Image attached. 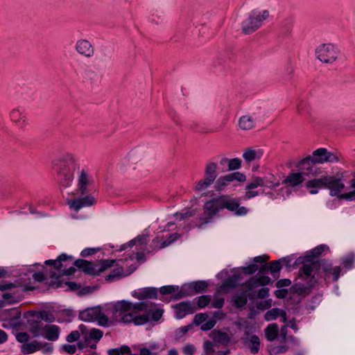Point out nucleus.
<instances>
[{"label":"nucleus","instance_id":"f257e3e1","mask_svg":"<svg viewBox=\"0 0 355 355\" xmlns=\"http://www.w3.org/2000/svg\"><path fill=\"white\" fill-rule=\"evenodd\" d=\"M339 161V155L337 153L327 150L324 148H320L314 150L311 155H309L300 162V165L322 164L325 162H337ZM306 170H310L308 166Z\"/></svg>","mask_w":355,"mask_h":355},{"label":"nucleus","instance_id":"f03ea898","mask_svg":"<svg viewBox=\"0 0 355 355\" xmlns=\"http://www.w3.org/2000/svg\"><path fill=\"white\" fill-rule=\"evenodd\" d=\"M269 17V11L263 10L261 12L253 11L246 21L243 22L242 32L244 35H250L261 26L262 22Z\"/></svg>","mask_w":355,"mask_h":355},{"label":"nucleus","instance_id":"7ed1b4c3","mask_svg":"<svg viewBox=\"0 0 355 355\" xmlns=\"http://www.w3.org/2000/svg\"><path fill=\"white\" fill-rule=\"evenodd\" d=\"M79 318L86 322L97 320L100 325H106L108 323V318L101 313L99 306L88 308L80 311Z\"/></svg>","mask_w":355,"mask_h":355},{"label":"nucleus","instance_id":"20e7f679","mask_svg":"<svg viewBox=\"0 0 355 355\" xmlns=\"http://www.w3.org/2000/svg\"><path fill=\"white\" fill-rule=\"evenodd\" d=\"M318 59L324 63H331L337 58L336 51L331 43L322 44L315 49Z\"/></svg>","mask_w":355,"mask_h":355},{"label":"nucleus","instance_id":"39448f33","mask_svg":"<svg viewBox=\"0 0 355 355\" xmlns=\"http://www.w3.org/2000/svg\"><path fill=\"white\" fill-rule=\"evenodd\" d=\"M219 205L222 209L226 208L235 211L237 215H245L248 213V209L245 207H240L238 200L231 198L227 196H223L219 198Z\"/></svg>","mask_w":355,"mask_h":355},{"label":"nucleus","instance_id":"423d86ee","mask_svg":"<svg viewBox=\"0 0 355 355\" xmlns=\"http://www.w3.org/2000/svg\"><path fill=\"white\" fill-rule=\"evenodd\" d=\"M120 262L122 265H119L118 262L112 260V279L114 277H121L129 275L137 268V266L131 265L128 269L124 270L123 266L124 265H126L125 261L121 260Z\"/></svg>","mask_w":355,"mask_h":355},{"label":"nucleus","instance_id":"0eeeda50","mask_svg":"<svg viewBox=\"0 0 355 355\" xmlns=\"http://www.w3.org/2000/svg\"><path fill=\"white\" fill-rule=\"evenodd\" d=\"M326 180V188L330 190L331 196L338 195L345 188V184L340 178L327 175Z\"/></svg>","mask_w":355,"mask_h":355},{"label":"nucleus","instance_id":"6e6552de","mask_svg":"<svg viewBox=\"0 0 355 355\" xmlns=\"http://www.w3.org/2000/svg\"><path fill=\"white\" fill-rule=\"evenodd\" d=\"M148 305V303L145 302L132 304L130 302L123 301L116 305V309H121L124 311H132L135 313H136L138 311H146Z\"/></svg>","mask_w":355,"mask_h":355},{"label":"nucleus","instance_id":"1a4fd4ad","mask_svg":"<svg viewBox=\"0 0 355 355\" xmlns=\"http://www.w3.org/2000/svg\"><path fill=\"white\" fill-rule=\"evenodd\" d=\"M209 337L213 340L215 345H221L227 346L231 342L232 336L221 330L214 329L209 334Z\"/></svg>","mask_w":355,"mask_h":355},{"label":"nucleus","instance_id":"9d476101","mask_svg":"<svg viewBox=\"0 0 355 355\" xmlns=\"http://www.w3.org/2000/svg\"><path fill=\"white\" fill-rule=\"evenodd\" d=\"M95 198L92 196L88 195L84 198H76L71 201H69L68 205L74 210L78 211L82 207L91 206L95 204Z\"/></svg>","mask_w":355,"mask_h":355},{"label":"nucleus","instance_id":"9b49d317","mask_svg":"<svg viewBox=\"0 0 355 355\" xmlns=\"http://www.w3.org/2000/svg\"><path fill=\"white\" fill-rule=\"evenodd\" d=\"M176 309V315L178 318H182L186 315L193 313L196 311L195 306L189 301L182 302L174 306Z\"/></svg>","mask_w":355,"mask_h":355},{"label":"nucleus","instance_id":"f8f14e48","mask_svg":"<svg viewBox=\"0 0 355 355\" xmlns=\"http://www.w3.org/2000/svg\"><path fill=\"white\" fill-rule=\"evenodd\" d=\"M221 208L219 205V198L207 202L204 205L205 218H211Z\"/></svg>","mask_w":355,"mask_h":355},{"label":"nucleus","instance_id":"ddd939ff","mask_svg":"<svg viewBox=\"0 0 355 355\" xmlns=\"http://www.w3.org/2000/svg\"><path fill=\"white\" fill-rule=\"evenodd\" d=\"M110 266V263H92L87 261V264L83 269V272L88 275H97L99 273L103 272L107 267Z\"/></svg>","mask_w":355,"mask_h":355},{"label":"nucleus","instance_id":"4468645a","mask_svg":"<svg viewBox=\"0 0 355 355\" xmlns=\"http://www.w3.org/2000/svg\"><path fill=\"white\" fill-rule=\"evenodd\" d=\"M76 49L78 53L85 57H91L94 52L92 44L85 40H78L76 44Z\"/></svg>","mask_w":355,"mask_h":355},{"label":"nucleus","instance_id":"2eb2a0df","mask_svg":"<svg viewBox=\"0 0 355 355\" xmlns=\"http://www.w3.org/2000/svg\"><path fill=\"white\" fill-rule=\"evenodd\" d=\"M318 261H306L299 270V277H309L311 276L312 272L314 270L318 269Z\"/></svg>","mask_w":355,"mask_h":355},{"label":"nucleus","instance_id":"dca6fc26","mask_svg":"<svg viewBox=\"0 0 355 355\" xmlns=\"http://www.w3.org/2000/svg\"><path fill=\"white\" fill-rule=\"evenodd\" d=\"M133 296L139 300L156 299L157 291L155 288H145L135 291Z\"/></svg>","mask_w":355,"mask_h":355},{"label":"nucleus","instance_id":"f3484780","mask_svg":"<svg viewBox=\"0 0 355 355\" xmlns=\"http://www.w3.org/2000/svg\"><path fill=\"white\" fill-rule=\"evenodd\" d=\"M60 334V328L55 325H45L44 327L43 336L49 340L55 341L58 340Z\"/></svg>","mask_w":355,"mask_h":355},{"label":"nucleus","instance_id":"a211bd4d","mask_svg":"<svg viewBox=\"0 0 355 355\" xmlns=\"http://www.w3.org/2000/svg\"><path fill=\"white\" fill-rule=\"evenodd\" d=\"M304 181V178L302 173H291L284 180L283 183L290 187H296L302 184Z\"/></svg>","mask_w":355,"mask_h":355},{"label":"nucleus","instance_id":"6ab92c4d","mask_svg":"<svg viewBox=\"0 0 355 355\" xmlns=\"http://www.w3.org/2000/svg\"><path fill=\"white\" fill-rule=\"evenodd\" d=\"M89 185V180L88 179V175L87 173L82 170L80 174L78 177V192L80 195H84L87 192V187Z\"/></svg>","mask_w":355,"mask_h":355},{"label":"nucleus","instance_id":"aec40b11","mask_svg":"<svg viewBox=\"0 0 355 355\" xmlns=\"http://www.w3.org/2000/svg\"><path fill=\"white\" fill-rule=\"evenodd\" d=\"M270 278L263 276L258 278H252L246 282V286L249 291L254 289L259 286H265L269 284Z\"/></svg>","mask_w":355,"mask_h":355},{"label":"nucleus","instance_id":"412c9836","mask_svg":"<svg viewBox=\"0 0 355 355\" xmlns=\"http://www.w3.org/2000/svg\"><path fill=\"white\" fill-rule=\"evenodd\" d=\"M279 331V327L276 323L269 324L264 331L266 339L270 342L278 340Z\"/></svg>","mask_w":355,"mask_h":355},{"label":"nucleus","instance_id":"4be33fe9","mask_svg":"<svg viewBox=\"0 0 355 355\" xmlns=\"http://www.w3.org/2000/svg\"><path fill=\"white\" fill-rule=\"evenodd\" d=\"M254 125V119L250 115H243L239 120V127L243 130H252Z\"/></svg>","mask_w":355,"mask_h":355},{"label":"nucleus","instance_id":"5701e85b","mask_svg":"<svg viewBox=\"0 0 355 355\" xmlns=\"http://www.w3.org/2000/svg\"><path fill=\"white\" fill-rule=\"evenodd\" d=\"M245 345L249 348L252 354H255L259 351L260 339L257 336L253 335L250 336L248 340L245 341Z\"/></svg>","mask_w":355,"mask_h":355},{"label":"nucleus","instance_id":"b1692460","mask_svg":"<svg viewBox=\"0 0 355 355\" xmlns=\"http://www.w3.org/2000/svg\"><path fill=\"white\" fill-rule=\"evenodd\" d=\"M288 324H284L282 327L279 331L278 341L281 343H287L288 342H295L293 336H288Z\"/></svg>","mask_w":355,"mask_h":355},{"label":"nucleus","instance_id":"393cba45","mask_svg":"<svg viewBox=\"0 0 355 355\" xmlns=\"http://www.w3.org/2000/svg\"><path fill=\"white\" fill-rule=\"evenodd\" d=\"M312 286L313 284H309L306 286L300 284H295L291 287V291L293 293H296L299 295L306 296L310 294Z\"/></svg>","mask_w":355,"mask_h":355},{"label":"nucleus","instance_id":"a878e982","mask_svg":"<svg viewBox=\"0 0 355 355\" xmlns=\"http://www.w3.org/2000/svg\"><path fill=\"white\" fill-rule=\"evenodd\" d=\"M42 348V345L37 340H34L30 343H24L21 346V352L24 354H31Z\"/></svg>","mask_w":355,"mask_h":355},{"label":"nucleus","instance_id":"bb28decb","mask_svg":"<svg viewBox=\"0 0 355 355\" xmlns=\"http://www.w3.org/2000/svg\"><path fill=\"white\" fill-rule=\"evenodd\" d=\"M326 176H322L320 178L309 180L306 183V187L309 189H321L326 187Z\"/></svg>","mask_w":355,"mask_h":355},{"label":"nucleus","instance_id":"cd10ccee","mask_svg":"<svg viewBox=\"0 0 355 355\" xmlns=\"http://www.w3.org/2000/svg\"><path fill=\"white\" fill-rule=\"evenodd\" d=\"M217 165L214 162H209L205 167L206 178H208L214 182L217 177L216 173Z\"/></svg>","mask_w":355,"mask_h":355},{"label":"nucleus","instance_id":"c85d7f7f","mask_svg":"<svg viewBox=\"0 0 355 355\" xmlns=\"http://www.w3.org/2000/svg\"><path fill=\"white\" fill-rule=\"evenodd\" d=\"M28 323L31 325L30 331L33 334L34 337H37L40 334H43L44 327H42V324L40 322L28 320Z\"/></svg>","mask_w":355,"mask_h":355},{"label":"nucleus","instance_id":"c756f323","mask_svg":"<svg viewBox=\"0 0 355 355\" xmlns=\"http://www.w3.org/2000/svg\"><path fill=\"white\" fill-rule=\"evenodd\" d=\"M243 157L247 162H251L257 159H259L260 156L258 155V153L252 148H247L243 153Z\"/></svg>","mask_w":355,"mask_h":355},{"label":"nucleus","instance_id":"7c9ffc66","mask_svg":"<svg viewBox=\"0 0 355 355\" xmlns=\"http://www.w3.org/2000/svg\"><path fill=\"white\" fill-rule=\"evenodd\" d=\"M324 245H319L311 250L309 254L305 256L306 261H313L315 258L318 257L324 250Z\"/></svg>","mask_w":355,"mask_h":355},{"label":"nucleus","instance_id":"2f4dec72","mask_svg":"<svg viewBox=\"0 0 355 355\" xmlns=\"http://www.w3.org/2000/svg\"><path fill=\"white\" fill-rule=\"evenodd\" d=\"M214 181L208 179V178H204L198 181L195 187V190L198 192H201L202 191H205L207 189L212 183Z\"/></svg>","mask_w":355,"mask_h":355},{"label":"nucleus","instance_id":"473e14b6","mask_svg":"<svg viewBox=\"0 0 355 355\" xmlns=\"http://www.w3.org/2000/svg\"><path fill=\"white\" fill-rule=\"evenodd\" d=\"M230 180L229 179L228 175L225 176L220 177L215 184V189L218 191H220L224 189V188L230 182Z\"/></svg>","mask_w":355,"mask_h":355},{"label":"nucleus","instance_id":"72a5a7b5","mask_svg":"<svg viewBox=\"0 0 355 355\" xmlns=\"http://www.w3.org/2000/svg\"><path fill=\"white\" fill-rule=\"evenodd\" d=\"M286 259L270 262L268 266V270L272 274L279 272L282 268V263H286Z\"/></svg>","mask_w":355,"mask_h":355},{"label":"nucleus","instance_id":"f704fd0d","mask_svg":"<svg viewBox=\"0 0 355 355\" xmlns=\"http://www.w3.org/2000/svg\"><path fill=\"white\" fill-rule=\"evenodd\" d=\"M235 306L237 308H241L244 306L248 302L247 296L245 293L235 296L234 299Z\"/></svg>","mask_w":355,"mask_h":355},{"label":"nucleus","instance_id":"c9c22d12","mask_svg":"<svg viewBox=\"0 0 355 355\" xmlns=\"http://www.w3.org/2000/svg\"><path fill=\"white\" fill-rule=\"evenodd\" d=\"M112 355H139L131 353L130 349L128 346H122L120 348L112 349Z\"/></svg>","mask_w":355,"mask_h":355},{"label":"nucleus","instance_id":"e433bc0d","mask_svg":"<svg viewBox=\"0 0 355 355\" xmlns=\"http://www.w3.org/2000/svg\"><path fill=\"white\" fill-rule=\"evenodd\" d=\"M279 311L280 309L277 308H274L268 311L264 315L265 320L270 321L276 319L278 316H279Z\"/></svg>","mask_w":355,"mask_h":355},{"label":"nucleus","instance_id":"4c0bfd02","mask_svg":"<svg viewBox=\"0 0 355 355\" xmlns=\"http://www.w3.org/2000/svg\"><path fill=\"white\" fill-rule=\"evenodd\" d=\"M286 344V343H284L282 345L272 347L270 349V354L271 355H277L278 354L286 352L288 349V347Z\"/></svg>","mask_w":355,"mask_h":355},{"label":"nucleus","instance_id":"58836bf2","mask_svg":"<svg viewBox=\"0 0 355 355\" xmlns=\"http://www.w3.org/2000/svg\"><path fill=\"white\" fill-rule=\"evenodd\" d=\"M241 167V160L239 158H234L228 160V170H237Z\"/></svg>","mask_w":355,"mask_h":355},{"label":"nucleus","instance_id":"ea45409f","mask_svg":"<svg viewBox=\"0 0 355 355\" xmlns=\"http://www.w3.org/2000/svg\"><path fill=\"white\" fill-rule=\"evenodd\" d=\"M208 286V284L205 281H198L193 284V290L196 293H201L205 291Z\"/></svg>","mask_w":355,"mask_h":355},{"label":"nucleus","instance_id":"a19ab883","mask_svg":"<svg viewBox=\"0 0 355 355\" xmlns=\"http://www.w3.org/2000/svg\"><path fill=\"white\" fill-rule=\"evenodd\" d=\"M230 181L237 180L240 182H244L246 180V177L243 173L240 172H235L233 173L227 174Z\"/></svg>","mask_w":355,"mask_h":355},{"label":"nucleus","instance_id":"79ce46f5","mask_svg":"<svg viewBox=\"0 0 355 355\" xmlns=\"http://www.w3.org/2000/svg\"><path fill=\"white\" fill-rule=\"evenodd\" d=\"M264 184L263 180L261 178L257 177L254 178L253 182L248 183L246 185L247 190H252L257 188L259 186H263Z\"/></svg>","mask_w":355,"mask_h":355},{"label":"nucleus","instance_id":"37998d69","mask_svg":"<svg viewBox=\"0 0 355 355\" xmlns=\"http://www.w3.org/2000/svg\"><path fill=\"white\" fill-rule=\"evenodd\" d=\"M208 318V315L207 313H198L194 316L193 318V323L198 326L200 324H202L203 322H205Z\"/></svg>","mask_w":355,"mask_h":355},{"label":"nucleus","instance_id":"c03bdc74","mask_svg":"<svg viewBox=\"0 0 355 355\" xmlns=\"http://www.w3.org/2000/svg\"><path fill=\"white\" fill-rule=\"evenodd\" d=\"M211 302V297L209 295H202L198 297V306L199 308H205Z\"/></svg>","mask_w":355,"mask_h":355},{"label":"nucleus","instance_id":"a18cd8bd","mask_svg":"<svg viewBox=\"0 0 355 355\" xmlns=\"http://www.w3.org/2000/svg\"><path fill=\"white\" fill-rule=\"evenodd\" d=\"M149 320L148 315H137L135 313V318L133 322L136 325H141L146 323Z\"/></svg>","mask_w":355,"mask_h":355},{"label":"nucleus","instance_id":"49530a36","mask_svg":"<svg viewBox=\"0 0 355 355\" xmlns=\"http://www.w3.org/2000/svg\"><path fill=\"white\" fill-rule=\"evenodd\" d=\"M179 237H180V234L178 233H174V234H171L166 240L164 241L162 243L160 248H165V247L169 245L173 242H174L178 239H179Z\"/></svg>","mask_w":355,"mask_h":355},{"label":"nucleus","instance_id":"de8ad7c7","mask_svg":"<svg viewBox=\"0 0 355 355\" xmlns=\"http://www.w3.org/2000/svg\"><path fill=\"white\" fill-rule=\"evenodd\" d=\"M214 343L209 340H207L204 343L203 348L206 354H214L215 350L214 349Z\"/></svg>","mask_w":355,"mask_h":355},{"label":"nucleus","instance_id":"09e8293b","mask_svg":"<svg viewBox=\"0 0 355 355\" xmlns=\"http://www.w3.org/2000/svg\"><path fill=\"white\" fill-rule=\"evenodd\" d=\"M103 336V332L97 329H92L89 333V336L87 337L89 338V342L92 339L99 340Z\"/></svg>","mask_w":355,"mask_h":355},{"label":"nucleus","instance_id":"8fccbe9b","mask_svg":"<svg viewBox=\"0 0 355 355\" xmlns=\"http://www.w3.org/2000/svg\"><path fill=\"white\" fill-rule=\"evenodd\" d=\"M216 321L214 319H211L205 323L202 324L200 329L202 331L211 330L216 325Z\"/></svg>","mask_w":355,"mask_h":355},{"label":"nucleus","instance_id":"3c124183","mask_svg":"<svg viewBox=\"0 0 355 355\" xmlns=\"http://www.w3.org/2000/svg\"><path fill=\"white\" fill-rule=\"evenodd\" d=\"M30 338L29 335L26 332H19L16 335V339L19 343H25Z\"/></svg>","mask_w":355,"mask_h":355},{"label":"nucleus","instance_id":"603ef678","mask_svg":"<svg viewBox=\"0 0 355 355\" xmlns=\"http://www.w3.org/2000/svg\"><path fill=\"white\" fill-rule=\"evenodd\" d=\"M38 318L40 320H44L49 322H52L55 320L54 316L52 314L49 313L47 312H41L40 313Z\"/></svg>","mask_w":355,"mask_h":355},{"label":"nucleus","instance_id":"864d4df0","mask_svg":"<svg viewBox=\"0 0 355 355\" xmlns=\"http://www.w3.org/2000/svg\"><path fill=\"white\" fill-rule=\"evenodd\" d=\"M135 313L132 311L131 313H125L121 316L120 320L123 322H131L134 321Z\"/></svg>","mask_w":355,"mask_h":355},{"label":"nucleus","instance_id":"5fc2aeb1","mask_svg":"<svg viewBox=\"0 0 355 355\" xmlns=\"http://www.w3.org/2000/svg\"><path fill=\"white\" fill-rule=\"evenodd\" d=\"M318 268H321L324 272L330 273L332 269L331 266L325 260H321L320 261H318Z\"/></svg>","mask_w":355,"mask_h":355},{"label":"nucleus","instance_id":"6e6d98bb","mask_svg":"<svg viewBox=\"0 0 355 355\" xmlns=\"http://www.w3.org/2000/svg\"><path fill=\"white\" fill-rule=\"evenodd\" d=\"M176 290L174 286H165L160 288L159 291L162 295L173 293Z\"/></svg>","mask_w":355,"mask_h":355},{"label":"nucleus","instance_id":"4d7b16f0","mask_svg":"<svg viewBox=\"0 0 355 355\" xmlns=\"http://www.w3.org/2000/svg\"><path fill=\"white\" fill-rule=\"evenodd\" d=\"M80 338V333L78 331H73L67 336V340L69 343L76 341Z\"/></svg>","mask_w":355,"mask_h":355},{"label":"nucleus","instance_id":"13d9d810","mask_svg":"<svg viewBox=\"0 0 355 355\" xmlns=\"http://www.w3.org/2000/svg\"><path fill=\"white\" fill-rule=\"evenodd\" d=\"M338 198L339 200H343V199H345V200H352V199H355V190H354L352 191H350V192H348V193H343V194L338 195Z\"/></svg>","mask_w":355,"mask_h":355},{"label":"nucleus","instance_id":"bf43d9fd","mask_svg":"<svg viewBox=\"0 0 355 355\" xmlns=\"http://www.w3.org/2000/svg\"><path fill=\"white\" fill-rule=\"evenodd\" d=\"M195 214L194 211L188 210L184 213H176L175 216L180 219L183 220L186 218L193 216Z\"/></svg>","mask_w":355,"mask_h":355},{"label":"nucleus","instance_id":"052dcab7","mask_svg":"<svg viewBox=\"0 0 355 355\" xmlns=\"http://www.w3.org/2000/svg\"><path fill=\"white\" fill-rule=\"evenodd\" d=\"M258 270V266L256 264H251L247 267L243 268V270L245 274H252Z\"/></svg>","mask_w":355,"mask_h":355},{"label":"nucleus","instance_id":"680f3d73","mask_svg":"<svg viewBox=\"0 0 355 355\" xmlns=\"http://www.w3.org/2000/svg\"><path fill=\"white\" fill-rule=\"evenodd\" d=\"M291 284V281L289 279H282L279 280L276 283V286L277 288H282L286 286H289Z\"/></svg>","mask_w":355,"mask_h":355},{"label":"nucleus","instance_id":"e2e57ef3","mask_svg":"<svg viewBox=\"0 0 355 355\" xmlns=\"http://www.w3.org/2000/svg\"><path fill=\"white\" fill-rule=\"evenodd\" d=\"M163 315V310L162 309H156L155 311H153L151 313L152 319L154 321H158Z\"/></svg>","mask_w":355,"mask_h":355},{"label":"nucleus","instance_id":"0e129e2a","mask_svg":"<svg viewBox=\"0 0 355 355\" xmlns=\"http://www.w3.org/2000/svg\"><path fill=\"white\" fill-rule=\"evenodd\" d=\"M223 298H217L211 302V306L216 309H220L224 304Z\"/></svg>","mask_w":355,"mask_h":355},{"label":"nucleus","instance_id":"69168bd1","mask_svg":"<svg viewBox=\"0 0 355 355\" xmlns=\"http://www.w3.org/2000/svg\"><path fill=\"white\" fill-rule=\"evenodd\" d=\"M275 295L279 299L285 298L288 295V290L284 288L277 290Z\"/></svg>","mask_w":355,"mask_h":355},{"label":"nucleus","instance_id":"338daca9","mask_svg":"<svg viewBox=\"0 0 355 355\" xmlns=\"http://www.w3.org/2000/svg\"><path fill=\"white\" fill-rule=\"evenodd\" d=\"M87 264V261L85 259H77L74 261L73 265L76 266L78 268L82 269L83 271V269Z\"/></svg>","mask_w":355,"mask_h":355},{"label":"nucleus","instance_id":"774afa93","mask_svg":"<svg viewBox=\"0 0 355 355\" xmlns=\"http://www.w3.org/2000/svg\"><path fill=\"white\" fill-rule=\"evenodd\" d=\"M63 349L68 354H73L76 351V347L74 345H64L63 346Z\"/></svg>","mask_w":355,"mask_h":355}]
</instances>
